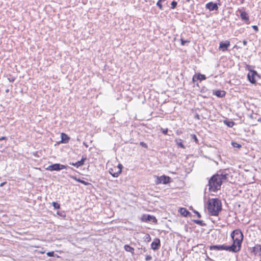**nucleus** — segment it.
Returning <instances> with one entry per match:
<instances>
[{
    "mask_svg": "<svg viewBox=\"0 0 261 261\" xmlns=\"http://www.w3.org/2000/svg\"><path fill=\"white\" fill-rule=\"evenodd\" d=\"M194 222L195 223H196L197 224L201 225V224H202V221L200 220H195Z\"/></svg>",
    "mask_w": 261,
    "mask_h": 261,
    "instance_id": "nucleus-35",
    "label": "nucleus"
},
{
    "mask_svg": "<svg viewBox=\"0 0 261 261\" xmlns=\"http://www.w3.org/2000/svg\"><path fill=\"white\" fill-rule=\"evenodd\" d=\"M210 250L221 251L226 250L231 252V248L229 246L226 245H212L210 246Z\"/></svg>",
    "mask_w": 261,
    "mask_h": 261,
    "instance_id": "nucleus-6",
    "label": "nucleus"
},
{
    "mask_svg": "<svg viewBox=\"0 0 261 261\" xmlns=\"http://www.w3.org/2000/svg\"><path fill=\"white\" fill-rule=\"evenodd\" d=\"M151 259H152V256L151 255H146L145 260L146 261L150 260Z\"/></svg>",
    "mask_w": 261,
    "mask_h": 261,
    "instance_id": "nucleus-33",
    "label": "nucleus"
},
{
    "mask_svg": "<svg viewBox=\"0 0 261 261\" xmlns=\"http://www.w3.org/2000/svg\"><path fill=\"white\" fill-rule=\"evenodd\" d=\"M156 180H155V184L156 185H159L161 184H167L170 182V177L166 175H162L161 176H155Z\"/></svg>",
    "mask_w": 261,
    "mask_h": 261,
    "instance_id": "nucleus-7",
    "label": "nucleus"
},
{
    "mask_svg": "<svg viewBox=\"0 0 261 261\" xmlns=\"http://www.w3.org/2000/svg\"><path fill=\"white\" fill-rule=\"evenodd\" d=\"M222 210V203L218 198H212L208 201L207 211L211 216H217Z\"/></svg>",
    "mask_w": 261,
    "mask_h": 261,
    "instance_id": "nucleus-3",
    "label": "nucleus"
},
{
    "mask_svg": "<svg viewBox=\"0 0 261 261\" xmlns=\"http://www.w3.org/2000/svg\"><path fill=\"white\" fill-rule=\"evenodd\" d=\"M7 139V138L5 136H3V137H0V141H2V140H6Z\"/></svg>",
    "mask_w": 261,
    "mask_h": 261,
    "instance_id": "nucleus-37",
    "label": "nucleus"
},
{
    "mask_svg": "<svg viewBox=\"0 0 261 261\" xmlns=\"http://www.w3.org/2000/svg\"><path fill=\"white\" fill-rule=\"evenodd\" d=\"M160 1L163 2H165L166 0H160Z\"/></svg>",
    "mask_w": 261,
    "mask_h": 261,
    "instance_id": "nucleus-45",
    "label": "nucleus"
},
{
    "mask_svg": "<svg viewBox=\"0 0 261 261\" xmlns=\"http://www.w3.org/2000/svg\"><path fill=\"white\" fill-rule=\"evenodd\" d=\"M230 46V42L226 41L225 42H221L220 43L219 49L222 51H225L227 50L228 47Z\"/></svg>",
    "mask_w": 261,
    "mask_h": 261,
    "instance_id": "nucleus-11",
    "label": "nucleus"
},
{
    "mask_svg": "<svg viewBox=\"0 0 261 261\" xmlns=\"http://www.w3.org/2000/svg\"><path fill=\"white\" fill-rule=\"evenodd\" d=\"M72 179H73L74 180L79 182H81L82 184H83V185H85V186H88V185H90V184L88 182H87L85 180H82L80 178H77V177H76L75 176H71V177Z\"/></svg>",
    "mask_w": 261,
    "mask_h": 261,
    "instance_id": "nucleus-19",
    "label": "nucleus"
},
{
    "mask_svg": "<svg viewBox=\"0 0 261 261\" xmlns=\"http://www.w3.org/2000/svg\"><path fill=\"white\" fill-rule=\"evenodd\" d=\"M206 79V76L205 75L201 74L200 73H197L194 74L192 77V82L195 83L197 81H202L205 80Z\"/></svg>",
    "mask_w": 261,
    "mask_h": 261,
    "instance_id": "nucleus-10",
    "label": "nucleus"
},
{
    "mask_svg": "<svg viewBox=\"0 0 261 261\" xmlns=\"http://www.w3.org/2000/svg\"><path fill=\"white\" fill-rule=\"evenodd\" d=\"M162 2L161 1H160V0H159L158 1V2L156 3V6L159 7V9L162 10H163V5L162 4Z\"/></svg>",
    "mask_w": 261,
    "mask_h": 261,
    "instance_id": "nucleus-26",
    "label": "nucleus"
},
{
    "mask_svg": "<svg viewBox=\"0 0 261 261\" xmlns=\"http://www.w3.org/2000/svg\"><path fill=\"white\" fill-rule=\"evenodd\" d=\"M15 79L14 77H11V78H8V80L10 82H13L15 81Z\"/></svg>",
    "mask_w": 261,
    "mask_h": 261,
    "instance_id": "nucleus-36",
    "label": "nucleus"
},
{
    "mask_svg": "<svg viewBox=\"0 0 261 261\" xmlns=\"http://www.w3.org/2000/svg\"><path fill=\"white\" fill-rule=\"evenodd\" d=\"M67 167L60 164H54L48 166L46 169L49 171H59L61 169H66Z\"/></svg>",
    "mask_w": 261,
    "mask_h": 261,
    "instance_id": "nucleus-8",
    "label": "nucleus"
},
{
    "mask_svg": "<svg viewBox=\"0 0 261 261\" xmlns=\"http://www.w3.org/2000/svg\"><path fill=\"white\" fill-rule=\"evenodd\" d=\"M232 145L233 147H237L238 148H240L242 147L241 145L236 142H232Z\"/></svg>",
    "mask_w": 261,
    "mask_h": 261,
    "instance_id": "nucleus-28",
    "label": "nucleus"
},
{
    "mask_svg": "<svg viewBox=\"0 0 261 261\" xmlns=\"http://www.w3.org/2000/svg\"><path fill=\"white\" fill-rule=\"evenodd\" d=\"M144 239L145 242H150L151 238L150 235L148 233H147L144 236Z\"/></svg>",
    "mask_w": 261,
    "mask_h": 261,
    "instance_id": "nucleus-23",
    "label": "nucleus"
},
{
    "mask_svg": "<svg viewBox=\"0 0 261 261\" xmlns=\"http://www.w3.org/2000/svg\"><path fill=\"white\" fill-rule=\"evenodd\" d=\"M260 250L261 251V245H256L253 248V251L255 253H256V250Z\"/></svg>",
    "mask_w": 261,
    "mask_h": 261,
    "instance_id": "nucleus-25",
    "label": "nucleus"
},
{
    "mask_svg": "<svg viewBox=\"0 0 261 261\" xmlns=\"http://www.w3.org/2000/svg\"><path fill=\"white\" fill-rule=\"evenodd\" d=\"M40 253L41 254H44L45 253V251H40Z\"/></svg>",
    "mask_w": 261,
    "mask_h": 261,
    "instance_id": "nucleus-44",
    "label": "nucleus"
},
{
    "mask_svg": "<svg viewBox=\"0 0 261 261\" xmlns=\"http://www.w3.org/2000/svg\"><path fill=\"white\" fill-rule=\"evenodd\" d=\"M161 246V242L160 240L158 238H156L154 240V241L151 244V248L156 250H158Z\"/></svg>",
    "mask_w": 261,
    "mask_h": 261,
    "instance_id": "nucleus-13",
    "label": "nucleus"
},
{
    "mask_svg": "<svg viewBox=\"0 0 261 261\" xmlns=\"http://www.w3.org/2000/svg\"><path fill=\"white\" fill-rule=\"evenodd\" d=\"M231 2L234 5H240L245 3V0H231Z\"/></svg>",
    "mask_w": 261,
    "mask_h": 261,
    "instance_id": "nucleus-21",
    "label": "nucleus"
},
{
    "mask_svg": "<svg viewBox=\"0 0 261 261\" xmlns=\"http://www.w3.org/2000/svg\"><path fill=\"white\" fill-rule=\"evenodd\" d=\"M193 138H194V139L195 140V141L196 142H197V141H198V139H197V137H196V135H193Z\"/></svg>",
    "mask_w": 261,
    "mask_h": 261,
    "instance_id": "nucleus-38",
    "label": "nucleus"
},
{
    "mask_svg": "<svg viewBox=\"0 0 261 261\" xmlns=\"http://www.w3.org/2000/svg\"><path fill=\"white\" fill-rule=\"evenodd\" d=\"M180 41H181V44L182 45H185L186 43H189L190 42V40H185L182 38L180 39Z\"/></svg>",
    "mask_w": 261,
    "mask_h": 261,
    "instance_id": "nucleus-29",
    "label": "nucleus"
},
{
    "mask_svg": "<svg viewBox=\"0 0 261 261\" xmlns=\"http://www.w3.org/2000/svg\"><path fill=\"white\" fill-rule=\"evenodd\" d=\"M85 160H86V158H82V159L80 161H79L75 163H71V164L74 166L76 167H79L80 166H83L84 164V162H85Z\"/></svg>",
    "mask_w": 261,
    "mask_h": 261,
    "instance_id": "nucleus-17",
    "label": "nucleus"
},
{
    "mask_svg": "<svg viewBox=\"0 0 261 261\" xmlns=\"http://www.w3.org/2000/svg\"><path fill=\"white\" fill-rule=\"evenodd\" d=\"M161 130H162V132L163 133V134H164V135H167L168 132V128H166V129L161 128Z\"/></svg>",
    "mask_w": 261,
    "mask_h": 261,
    "instance_id": "nucleus-32",
    "label": "nucleus"
},
{
    "mask_svg": "<svg viewBox=\"0 0 261 261\" xmlns=\"http://www.w3.org/2000/svg\"><path fill=\"white\" fill-rule=\"evenodd\" d=\"M190 0H187V2H189Z\"/></svg>",
    "mask_w": 261,
    "mask_h": 261,
    "instance_id": "nucleus-46",
    "label": "nucleus"
},
{
    "mask_svg": "<svg viewBox=\"0 0 261 261\" xmlns=\"http://www.w3.org/2000/svg\"><path fill=\"white\" fill-rule=\"evenodd\" d=\"M124 248L126 251L130 252L132 254H134V248L130 246L129 245H125L124 246Z\"/></svg>",
    "mask_w": 261,
    "mask_h": 261,
    "instance_id": "nucleus-18",
    "label": "nucleus"
},
{
    "mask_svg": "<svg viewBox=\"0 0 261 261\" xmlns=\"http://www.w3.org/2000/svg\"><path fill=\"white\" fill-rule=\"evenodd\" d=\"M243 45H247V41H246V40H244L243 41Z\"/></svg>",
    "mask_w": 261,
    "mask_h": 261,
    "instance_id": "nucleus-39",
    "label": "nucleus"
},
{
    "mask_svg": "<svg viewBox=\"0 0 261 261\" xmlns=\"http://www.w3.org/2000/svg\"><path fill=\"white\" fill-rule=\"evenodd\" d=\"M61 142L63 143H67L70 140V137L65 133H62L61 134Z\"/></svg>",
    "mask_w": 261,
    "mask_h": 261,
    "instance_id": "nucleus-15",
    "label": "nucleus"
},
{
    "mask_svg": "<svg viewBox=\"0 0 261 261\" xmlns=\"http://www.w3.org/2000/svg\"><path fill=\"white\" fill-rule=\"evenodd\" d=\"M109 173L113 177H118L121 173L122 166L121 164H117L116 162L109 164Z\"/></svg>",
    "mask_w": 261,
    "mask_h": 261,
    "instance_id": "nucleus-4",
    "label": "nucleus"
},
{
    "mask_svg": "<svg viewBox=\"0 0 261 261\" xmlns=\"http://www.w3.org/2000/svg\"><path fill=\"white\" fill-rule=\"evenodd\" d=\"M197 216H198V217L199 218V217H200V216H200V214H199V213H198V212H197Z\"/></svg>",
    "mask_w": 261,
    "mask_h": 261,
    "instance_id": "nucleus-43",
    "label": "nucleus"
},
{
    "mask_svg": "<svg viewBox=\"0 0 261 261\" xmlns=\"http://www.w3.org/2000/svg\"><path fill=\"white\" fill-rule=\"evenodd\" d=\"M257 121H258V122H261V117L257 119Z\"/></svg>",
    "mask_w": 261,
    "mask_h": 261,
    "instance_id": "nucleus-42",
    "label": "nucleus"
},
{
    "mask_svg": "<svg viewBox=\"0 0 261 261\" xmlns=\"http://www.w3.org/2000/svg\"><path fill=\"white\" fill-rule=\"evenodd\" d=\"M215 95L219 97H223L225 95V92L224 91L217 90L215 92Z\"/></svg>",
    "mask_w": 261,
    "mask_h": 261,
    "instance_id": "nucleus-20",
    "label": "nucleus"
},
{
    "mask_svg": "<svg viewBox=\"0 0 261 261\" xmlns=\"http://www.w3.org/2000/svg\"><path fill=\"white\" fill-rule=\"evenodd\" d=\"M47 255L49 257H52V256H54L55 255V253H54V251H51V252H48L47 253H46Z\"/></svg>",
    "mask_w": 261,
    "mask_h": 261,
    "instance_id": "nucleus-31",
    "label": "nucleus"
},
{
    "mask_svg": "<svg viewBox=\"0 0 261 261\" xmlns=\"http://www.w3.org/2000/svg\"><path fill=\"white\" fill-rule=\"evenodd\" d=\"M240 17L242 20H244L246 24H249V17L247 13H246L245 11H241Z\"/></svg>",
    "mask_w": 261,
    "mask_h": 261,
    "instance_id": "nucleus-14",
    "label": "nucleus"
},
{
    "mask_svg": "<svg viewBox=\"0 0 261 261\" xmlns=\"http://www.w3.org/2000/svg\"><path fill=\"white\" fill-rule=\"evenodd\" d=\"M141 221L145 222H147L148 221H152L154 224H156L158 223V220L156 218L153 216H151L149 215H143L141 217Z\"/></svg>",
    "mask_w": 261,
    "mask_h": 261,
    "instance_id": "nucleus-9",
    "label": "nucleus"
},
{
    "mask_svg": "<svg viewBox=\"0 0 261 261\" xmlns=\"http://www.w3.org/2000/svg\"><path fill=\"white\" fill-rule=\"evenodd\" d=\"M57 214L58 215H60V216H62L61 213L60 212H59V211L57 212Z\"/></svg>",
    "mask_w": 261,
    "mask_h": 261,
    "instance_id": "nucleus-41",
    "label": "nucleus"
},
{
    "mask_svg": "<svg viewBox=\"0 0 261 261\" xmlns=\"http://www.w3.org/2000/svg\"><path fill=\"white\" fill-rule=\"evenodd\" d=\"M249 71L247 74V79L251 84H255L256 83V77H259V75L255 70H249Z\"/></svg>",
    "mask_w": 261,
    "mask_h": 261,
    "instance_id": "nucleus-5",
    "label": "nucleus"
},
{
    "mask_svg": "<svg viewBox=\"0 0 261 261\" xmlns=\"http://www.w3.org/2000/svg\"><path fill=\"white\" fill-rule=\"evenodd\" d=\"M140 145L141 146H142L143 147H144L145 148H148V146H147V144H146L144 142H140Z\"/></svg>",
    "mask_w": 261,
    "mask_h": 261,
    "instance_id": "nucleus-30",
    "label": "nucleus"
},
{
    "mask_svg": "<svg viewBox=\"0 0 261 261\" xmlns=\"http://www.w3.org/2000/svg\"><path fill=\"white\" fill-rule=\"evenodd\" d=\"M252 27L255 32H257L258 31V28L257 25H253Z\"/></svg>",
    "mask_w": 261,
    "mask_h": 261,
    "instance_id": "nucleus-34",
    "label": "nucleus"
},
{
    "mask_svg": "<svg viewBox=\"0 0 261 261\" xmlns=\"http://www.w3.org/2000/svg\"><path fill=\"white\" fill-rule=\"evenodd\" d=\"M52 205L54 206L55 209H59L60 208V204L56 202H53L52 203Z\"/></svg>",
    "mask_w": 261,
    "mask_h": 261,
    "instance_id": "nucleus-24",
    "label": "nucleus"
},
{
    "mask_svg": "<svg viewBox=\"0 0 261 261\" xmlns=\"http://www.w3.org/2000/svg\"><path fill=\"white\" fill-rule=\"evenodd\" d=\"M205 7L207 9L209 10L210 11L214 10H218V6L216 3H214L213 2H209L207 3L205 5Z\"/></svg>",
    "mask_w": 261,
    "mask_h": 261,
    "instance_id": "nucleus-12",
    "label": "nucleus"
},
{
    "mask_svg": "<svg viewBox=\"0 0 261 261\" xmlns=\"http://www.w3.org/2000/svg\"><path fill=\"white\" fill-rule=\"evenodd\" d=\"M175 141L178 147H181L182 148H185V146L183 144L182 141L181 139H177L175 140Z\"/></svg>",
    "mask_w": 261,
    "mask_h": 261,
    "instance_id": "nucleus-22",
    "label": "nucleus"
},
{
    "mask_svg": "<svg viewBox=\"0 0 261 261\" xmlns=\"http://www.w3.org/2000/svg\"><path fill=\"white\" fill-rule=\"evenodd\" d=\"M178 212L184 217L188 216L190 214V212L185 207H180Z\"/></svg>",
    "mask_w": 261,
    "mask_h": 261,
    "instance_id": "nucleus-16",
    "label": "nucleus"
},
{
    "mask_svg": "<svg viewBox=\"0 0 261 261\" xmlns=\"http://www.w3.org/2000/svg\"><path fill=\"white\" fill-rule=\"evenodd\" d=\"M227 178L226 175L215 174L208 181V189L211 191L215 192L220 189L223 181Z\"/></svg>",
    "mask_w": 261,
    "mask_h": 261,
    "instance_id": "nucleus-2",
    "label": "nucleus"
},
{
    "mask_svg": "<svg viewBox=\"0 0 261 261\" xmlns=\"http://www.w3.org/2000/svg\"><path fill=\"white\" fill-rule=\"evenodd\" d=\"M6 184V182H3L0 184V187H3L4 185Z\"/></svg>",
    "mask_w": 261,
    "mask_h": 261,
    "instance_id": "nucleus-40",
    "label": "nucleus"
},
{
    "mask_svg": "<svg viewBox=\"0 0 261 261\" xmlns=\"http://www.w3.org/2000/svg\"><path fill=\"white\" fill-rule=\"evenodd\" d=\"M177 5V3L176 1H173L171 3V8L172 9H175Z\"/></svg>",
    "mask_w": 261,
    "mask_h": 261,
    "instance_id": "nucleus-27",
    "label": "nucleus"
},
{
    "mask_svg": "<svg viewBox=\"0 0 261 261\" xmlns=\"http://www.w3.org/2000/svg\"><path fill=\"white\" fill-rule=\"evenodd\" d=\"M231 238L232 240V244L229 246L231 252H238L241 249L242 243L243 240L244 236L241 230L237 229L234 230L230 234Z\"/></svg>",
    "mask_w": 261,
    "mask_h": 261,
    "instance_id": "nucleus-1",
    "label": "nucleus"
}]
</instances>
